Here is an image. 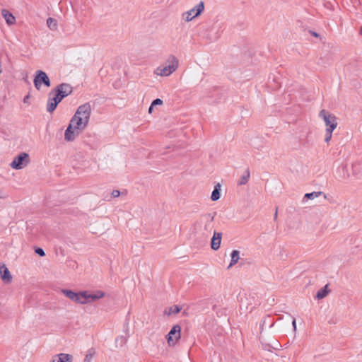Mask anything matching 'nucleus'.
Wrapping results in <instances>:
<instances>
[{"instance_id":"nucleus-20","label":"nucleus","mask_w":362,"mask_h":362,"mask_svg":"<svg viewBox=\"0 0 362 362\" xmlns=\"http://www.w3.org/2000/svg\"><path fill=\"white\" fill-rule=\"evenodd\" d=\"M328 294L327 286H325L323 288L319 290L317 293L316 297L318 299L325 298Z\"/></svg>"},{"instance_id":"nucleus-32","label":"nucleus","mask_w":362,"mask_h":362,"mask_svg":"<svg viewBox=\"0 0 362 362\" xmlns=\"http://www.w3.org/2000/svg\"><path fill=\"white\" fill-rule=\"evenodd\" d=\"M29 98H30V97H29V95H26V96L24 98V99H23V102H24L25 103H28V100H29Z\"/></svg>"},{"instance_id":"nucleus-25","label":"nucleus","mask_w":362,"mask_h":362,"mask_svg":"<svg viewBox=\"0 0 362 362\" xmlns=\"http://www.w3.org/2000/svg\"><path fill=\"white\" fill-rule=\"evenodd\" d=\"M321 192H312V193H307L305 194V197L308 199H313L315 198L318 197L320 195Z\"/></svg>"},{"instance_id":"nucleus-35","label":"nucleus","mask_w":362,"mask_h":362,"mask_svg":"<svg viewBox=\"0 0 362 362\" xmlns=\"http://www.w3.org/2000/svg\"><path fill=\"white\" fill-rule=\"evenodd\" d=\"M360 33L362 35V27L361 28Z\"/></svg>"},{"instance_id":"nucleus-11","label":"nucleus","mask_w":362,"mask_h":362,"mask_svg":"<svg viewBox=\"0 0 362 362\" xmlns=\"http://www.w3.org/2000/svg\"><path fill=\"white\" fill-rule=\"evenodd\" d=\"M213 221H214V216H211V214L203 215L199 219V222L201 224L204 225L205 230H209L211 229V225Z\"/></svg>"},{"instance_id":"nucleus-13","label":"nucleus","mask_w":362,"mask_h":362,"mask_svg":"<svg viewBox=\"0 0 362 362\" xmlns=\"http://www.w3.org/2000/svg\"><path fill=\"white\" fill-rule=\"evenodd\" d=\"M0 274L1 278L4 282L10 283L11 281L12 276L8 268L5 265L0 267Z\"/></svg>"},{"instance_id":"nucleus-21","label":"nucleus","mask_w":362,"mask_h":362,"mask_svg":"<svg viewBox=\"0 0 362 362\" xmlns=\"http://www.w3.org/2000/svg\"><path fill=\"white\" fill-rule=\"evenodd\" d=\"M47 25L51 30H56L57 28V22L52 18H49L47 20Z\"/></svg>"},{"instance_id":"nucleus-22","label":"nucleus","mask_w":362,"mask_h":362,"mask_svg":"<svg viewBox=\"0 0 362 362\" xmlns=\"http://www.w3.org/2000/svg\"><path fill=\"white\" fill-rule=\"evenodd\" d=\"M180 311V308L177 305H173L170 308H169L168 311H165V313H167L168 315L171 314H177Z\"/></svg>"},{"instance_id":"nucleus-12","label":"nucleus","mask_w":362,"mask_h":362,"mask_svg":"<svg viewBox=\"0 0 362 362\" xmlns=\"http://www.w3.org/2000/svg\"><path fill=\"white\" fill-rule=\"evenodd\" d=\"M221 238H222V234L221 233L214 232L211 242V247L213 250H217L220 248L221 243Z\"/></svg>"},{"instance_id":"nucleus-34","label":"nucleus","mask_w":362,"mask_h":362,"mask_svg":"<svg viewBox=\"0 0 362 362\" xmlns=\"http://www.w3.org/2000/svg\"><path fill=\"white\" fill-rule=\"evenodd\" d=\"M274 217H275V218L277 217V211H276V213L274 214Z\"/></svg>"},{"instance_id":"nucleus-19","label":"nucleus","mask_w":362,"mask_h":362,"mask_svg":"<svg viewBox=\"0 0 362 362\" xmlns=\"http://www.w3.org/2000/svg\"><path fill=\"white\" fill-rule=\"evenodd\" d=\"M239 260V252L238 250H233L231 253V260L228 266V268L235 264Z\"/></svg>"},{"instance_id":"nucleus-4","label":"nucleus","mask_w":362,"mask_h":362,"mask_svg":"<svg viewBox=\"0 0 362 362\" xmlns=\"http://www.w3.org/2000/svg\"><path fill=\"white\" fill-rule=\"evenodd\" d=\"M319 117L323 119L326 125V129L334 130L338 125L336 116L331 112L322 110L319 113Z\"/></svg>"},{"instance_id":"nucleus-18","label":"nucleus","mask_w":362,"mask_h":362,"mask_svg":"<svg viewBox=\"0 0 362 362\" xmlns=\"http://www.w3.org/2000/svg\"><path fill=\"white\" fill-rule=\"evenodd\" d=\"M62 292L73 302H76L77 292H74L71 290L64 289Z\"/></svg>"},{"instance_id":"nucleus-2","label":"nucleus","mask_w":362,"mask_h":362,"mask_svg":"<svg viewBox=\"0 0 362 362\" xmlns=\"http://www.w3.org/2000/svg\"><path fill=\"white\" fill-rule=\"evenodd\" d=\"M179 59L175 55H170L164 64L156 67L153 74L160 77H168L176 71L179 67Z\"/></svg>"},{"instance_id":"nucleus-9","label":"nucleus","mask_w":362,"mask_h":362,"mask_svg":"<svg viewBox=\"0 0 362 362\" xmlns=\"http://www.w3.org/2000/svg\"><path fill=\"white\" fill-rule=\"evenodd\" d=\"M72 92V88L70 85L62 83L57 86L56 90L54 93H56L57 95H60L62 98H65L66 96L70 95Z\"/></svg>"},{"instance_id":"nucleus-27","label":"nucleus","mask_w":362,"mask_h":362,"mask_svg":"<svg viewBox=\"0 0 362 362\" xmlns=\"http://www.w3.org/2000/svg\"><path fill=\"white\" fill-rule=\"evenodd\" d=\"M35 252L40 256L43 257L45 255L44 250L42 248H37L35 250Z\"/></svg>"},{"instance_id":"nucleus-10","label":"nucleus","mask_w":362,"mask_h":362,"mask_svg":"<svg viewBox=\"0 0 362 362\" xmlns=\"http://www.w3.org/2000/svg\"><path fill=\"white\" fill-rule=\"evenodd\" d=\"M73 356L68 354H59L52 356L49 362H72Z\"/></svg>"},{"instance_id":"nucleus-30","label":"nucleus","mask_w":362,"mask_h":362,"mask_svg":"<svg viewBox=\"0 0 362 362\" xmlns=\"http://www.w3.org/2000/svg\"><path fill=\"white\" fill-rule=\"evenodd\" d=\"M28 156V154L23 153H21L19 154L16 158H19V159H21V158H26Z\"/></svg>"},{"instance_id":"nucleus-28","label":"nucleus","mask_w":362,"mask_h":362,"mask_svg":"<svg viewBox=\"0 0 362 362\" xmlns=\"http://www.w3.org/2000/svg\"><path fill=\"white\" fill-rule=\"evenodd\" d=\"M120 192L119 190H113L112 192V196L115 198L119 197Z\"/></svg>"},{"instance_id":"nucleus-3","label":"nucleus","mask_w":362,"mask_h":362,"mask_svg":"<svg viewBox=\"0 0 362 362\" xmlns=\"http://www.w3.org/2000/svg\"><path fill=\"white\" fill-rule=\"evenodd\" d=\"M105 296V293L102 291H97L94 293H90L87 291L77 292L76 303L86 304L100 299Z\"/></svg>"},{"instance_id":"nucleus-8","label":"nucleus","mask_w":362,"mask_h":362,"mask_svg":"<svg viewBox=\"0 0 362 362\" xmlns=\"http://www.w3.org/2000/svg\"><path fill=\"white\" fill-rule=\"evenodd\" d=\"M62 99L63 98L60 95H57L56 93L51 92L49 93V98L47 102V111L49 112H53Z\"/></svg>"},{"instance_id":"nucleus-17","label":"nucleus","mask_w":362,"mask_h":362,"mask_svg":"<svg viewBox=\"0 0 362 362\" xmlns=\"http://www.w3.org/2000/svg\"><path fill=\"white\" fill-rule=\"evenodd\" d=\"M221 189V185L220 183H217L213 190L211 196V199L212 201H217L220 199V192Z\"/></svg>"},{"instance_id":"nucleus-14","label":"nucleus","mask_w":362,"mask_h":362,"mask_svg":"<svg viewBox=\"0 0 362 362\" xmlns=\"http://www.w3.org/2000/svg\"><path fill=\"white\" fill-rule=\"evenodd\" d=\"M1 13H2V16L4 17L6 23L8 25H12L16 23V21L15 16L11 12H9L8 10L3 9L1 11Z\"/></svg>"},{"instance_id":"nucleus-29","label":"nucleus","mask_w":362,"mask_h":362,"mask_svg":"<svg viewBox=\"0 0 362 362\" xmlns=\"http://www.w3.org/2000/svg\"><path fill=\"white\" fill-rule=\"evenodd\" d=\"M6 197V193L3 189H0V199H5Z\"/></svg>"},{"instance_id":"nucleus-16","label":"nucleus","mask_w":362,"mask_h":362,"mask_svg":"<svg viewBox=\"0 0 362 362\" xmlns=\"http://www.w3.org/2000/svg\"><path fill=\"white\" fill-rule=\"evenodd\" d=\"M250 173L249 168H246L240 179L238 181V185H246L250 179Z\"/></svg>"},{"instance_id":"nucleus-5","label":"nucleus","mask_w":362,"mask_h":362,"mask_svg":"<svg viewBox=\"0 0 362 362\" xmlns=\"http://www.w3.org/2000/svg\"><path fill=\"white\" fill-rule=\"evenodd\" d=\"M204 10V4L203 1H201L197 5H196L193 8L184 12L182 14V18L186 21L189 22L194 19L196 17L199 16Z\"/></svg>"},{"instance_id":"nucleus-7","label":"nucleus","mask_w":362,"mask_h":362,"mask_svg":"<svg viewBox=\"0 0 362 362\" xmlns=\"http://www.w3.org/2000/svg\"><path fill=\"white\" fill-rule=\"evenodd\" d=\"M181 336V327L179 325H175L167 335V341L170 346L175 345L180 339Z\"/></svg>"},{"instance_id":"nucleus-15","label":"nucleus","mask_w":362,"mask_h":362,"mask_svg":"<svg viewBox=\"0 0 362 362\" xmlns=\"http://www.w3.org/2000/svg\"><path fill=\"white\" fill-rule=\"evenodd\" d=\"M29 160H13L11 166L14 169H22L28 165Z\"/></svg>"},{"instance_id":"nucleus-31","label":"nucleus","mask_w":362,"mask_h":362,"mask_svg":"<svg viewBox=\"0 0 362 362\" xmlns=\"http://www.w3.org/2000/svg\"><path fill=\"white\" fill-rule=\"evenodd\" d=\"M292 325H293V329L294 331L296 330V319H293V322H292Z\"/></svg>"},{"instance_id":"nucleus-1","label":"nucleus","mask_w":362,"mask_h":362,"mask_svg":"<svg viewBox=\"0 0 362 362\" xmlns=\"http://www.w3.org/2000/svg\"><path fill=\"white\" fill-rule=\"evenodd\" d=\"M91 115V107L88 103L79 106L71 118L65 131L64 139L73 141L88 126Z\"/></svg>"},{"instance_id":"nucleus-26","label":"nucleus","mask_w":362,"mask_h":362,"mask_svg":"<svg viewBox=\"0 0 362 362\" xmlns=\"http://www.w3.org/2000/svg\"><path fill=\"white\" fill-rule=\"evenodd\" d=\"M152 106L161 105H163V100L157 98L152 102Z\"/></svg>"},{"instance_id":"nucleus-6","label":"nucleus","mask_w":362,"mask_h":362,"mask_svg":"<svg viewBox=\"0 0 362 362\" xmlns=\"http://www.w3.org/2000/svg\"><path fill=\"white\" fill-rule=\"evenodd\" d=\"M42 83L47 88L51 86L50 80L46 73L40 70L37 71L34 78L35 87L40 90Z\"/></svg>"},{"instance_id":"nucleus-24","label":"nucleus","mask_w":362,"mask_h":362,"mask_svg":"<svg viewBox=\"0 0 362 362\" xmlns=\"http://www.w3.org/2000/svg\"><path fill=\"white\" fill-rule=\"evenodd\" d=\"M95 356V351H90L86 356L84 358V362H91L92 359Z\"/></svg>"},{"instance_id":"nucleus-23","label":"nucleus","mask_w":362,"mask_h":362,"mask_svg":"<svg viewBox=\"0 0 362 362\" xmlns=\"http://www.w3.org/2000/svg\"><path fill=\"white\" fill-rule=\"evenodd\" d=\"M334 130L325 129V141L329 143L332 136V132Z\"/></svg>"},{"instance_id":"nucleus-33","label":"nucleus","mask_w":362,"mask_h":362,"mask_svg":"<svg viewBox=\"0 0 362 362\" xmlns=\"http://www.w3.org/2000/svg\"><path fill=\"white\" fill-rule=\"evenodd\" d=\"M153 107H154V106H152V104H151L148 109V113L151 114L153 112Z\"/></svg>"}]
</instances>
